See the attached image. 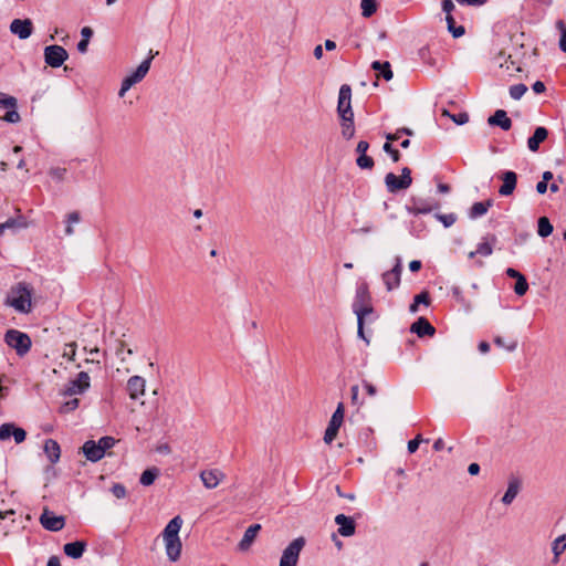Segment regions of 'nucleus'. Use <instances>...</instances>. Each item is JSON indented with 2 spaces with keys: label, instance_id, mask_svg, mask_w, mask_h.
<instances>
[{
  "label": "nucleus",
  "instance_id": "obj_6",
  "mask_svg": "<svg viewBox=\"0 0 566 566\" xmlns=\"http://www.w3.org/2000/svg\"><path fill=\"white\" fill-rule=\"evenodd\" d=\"M411 182V170L407 167L402 168L400 177L392 172L387 174L385 177L386 187L392 193L409 188Z\"/></svg>",
  "mask_w": 566,
  "mask_h": 566
},
{
  "label": "nucleus",
  "instance_id": "obj_15",
  "mask_svg": "<svg viewBox=\"0 0 566 566\" xmlns=\"http://www.w3.org/2000/svg\"><path fill=\"white\" fill-rule=\"evenodd\" d=\"M10 31L21 40L28 39L33 31V24L30 19H14L10 24Z\"/></svg>",
  "mask_w": 566,
  "mask_h": 566
},
{
  "label": "nucleus",
  "instance_id": "obj_11",
  "mask_svg": "<svg viewBox=\"0 0 566 566\" xmlns=\"http://www.w3.org/2000/svg\"><path fill=\"white\" fill-rule=\"evenodd\" d=\"M91 386V379L87 373L81 371L77 377L70 381L64 395L66 396H74L83 394L85 390H87Z\"/></svg>",
  "mask_w": 566,
  "mask_h": 566
},
{
  "label": "nucleus",
  "instance_id": "obj_56",
  "mask_svg": "<svg viewBox=\"0 0 566 566\" xmlns=\"http://www.w3.org/2000/svg\"><path fill=\"white\" fill-rule=\"evenodd\" d=\"M459 4L469 7H480L488 2V0H455Z\"/></svg>",
  "mask_w": 566,
  "mask_h": 566
},
{
  "label": "nucleus",
  "instance_id": "obj_5",
  "mask_svg": "<svg viewBox=\"0 0 566 566\" xmlns=\"http://www.w3.org/2000/svg\"><path fill=\"white\" fill-rule=\"evenodd\" d=\"M305 546V538L293 539L283 551L279 566H296L300 554Z\"/></svg>",
  "mask_w": 566,
  "mask_h": 566
},
{
  "label": "nucleus",
  "instance_id": "obj_27",
  "mask_svg": "<svg viewBox=\"0 0 566 566\" xmlns=\"http://www.w3.org/2000/svg\"><path fill=\"white\" fill-rule=\"evenodd\" d=\"M521 490V482L517 479H511L509 481L507 490L502 496V503L504 505H510L515 497L517 496L518 492Z\"/></svg>",
  "mask_w": 566,
  "mask_h": 566
},
{
  "label": "nucleus",
  "instance_id": "obj_51",
  "mask_svg": "<svg viewBox=\"0 0 566 566\" xmlns=\"http://www.w3.org/2000/svg\"><path fill=\"white\" fill-rule=\"evenodd\" d=\"M439 221L443 223L446 228L451 227L455 221L457 217L454 213L437 214Z\"/></svg>",
  "mask_w": 566,
  "mask_h": 566
},
{
  "label": "nucleus",
  "instance_id": "obj_30",
  "mask_svg": "<svg viewBox=\"0 0 566 566\" xmlns=\"http://www.w3.org/2000/svg\"><path fill=\"white\" fill-rule=\"evenodd\" d=\"M371 67L378 72V77L382 76L386 81L391 80L394 76L389 62L381 63L379 61H375L373 62Z\"/></svg>",
  "mask_w": 566,
  "mask_h": 566
},
{
  "label": "nucleus",
  "instance_id": "obj_47",
  "mask_svg": "<svg viewBox=\"0 0 566 566\" xmlns=\"http://www.w3.org/2000/svg\"><path fill=\"white\" fill-rule=\"evenodd\" d=\"M98 447L102 449L105 454L106 450L111 449L115 444V439L112 437H103L97 442Z\"/></svg>",
  "mask_w": 566,
  "mask_h": 566
},
{
  "label": "nucleus",
  "instance_id": "obj_35",
  "mask_svg": "<svg viewBox=\"0 0 566 566\" xmlns=\"http://www.w3.org/2000/svg\"><path fill=\"white\" fill-rule=\"evenodd\" d=\"M537 232H538V235L542 237V238H546V237L552 234L553 226L549 222L548 218L541 217L538 219V230H537Z\"/></svg>",
  "mask_w": 566,
  "mask_h": 566
},
{
  "label": "nucleus",
  "instance_id": "obj_29",
  "mask_svg": "<svg viewBox=\"0 0 566 566\" xmlns=\"http://www.w3.org/2000/svg\"><path fill=\"white\" fill-rule=\"evenodd\" d=\"M492 205H493V201L491 199L483 201V202L473 203V206L471 207V209L469 211V218L478 219V218L484 216L488 212L489 208L492 207Z\"/></svg>",
  "mask_w": 566,
  "mask_h": 566
},
{
  "label": "nucleus",
  "instance_id": "obj_61",
  "mask_svg": "<svg viewBox=\"0 0 566 566\" xmlns=\"http://www.w3.org/2000/svg\"><path fill=\"white\" fill-rule=\"evenodd\" d=\"M369 148V144L366 142V140H360L358 144H357V147H356V151L359 154V155H366L367 150Z\"/></svg>",
  "mask_w": 566,
  "mask_h": 566
},
{
  "label": "nucleus",
  "instance_id": "obj_59",
  "mask_svg": "<svg viewBox=\"0 0 566 566\" xmlns=\"http://www.w3.org/2000/svg\"><path fill=\"white\" fill-rule=\"evenodd\" d=\"M455 6L452 0H443L442 1V10L446 12V17L452 15V11L454 10Z\"/></svg>",
  "mask_w": 566,
  "mask_h": 566
},
{
  "label": "nucleus",
  "instance_id": "obj_58",
  "mask_svg": "<svg viewBox=\"0 0 566 566\" xmlns=\"http://www.w3.org/2000/svg\"><path fill=\"white\" fill-rule=\"evenodd\" d=\"M451 119L458 125H463L469 122V115L467 113H459L457 115H452Z\"/></svg>",
  "mask_w": 566,
  "mask_h": 566
},
{
  "label": "nucleus",
  "instance_id": "obj_62",
  "mask_svg": "<svg viewBox=\"0 0 566 566\" xmlns=\"http://www.w3.org/2000/svg\"><path fill=\"white\" fill-rule=\"evenodd\" d=\"M501 67H505L509 72H511V71H516V72L521 71V69L515 65V62L511 61V60H506L503 64H501Z\"/></svg>",
  "mask_w": 566,
  "mask_h": 566
},
{
  "label": "nucleus",
  "instance_id": "obj_39",
  "mask_svg": "<svg viewBox=\"0 0 566 566\" xmlns=\"http://www.w3.org/2000/svg\"><path fill=\"white\" fill-rule=\"evenodd\" d=\"M494 344L499 347L506 349L507 352H514L517 347L516 340H511L510 343H506L504 338L501 336L494 337Z\"/></svg>",
  "mask_w": 566,
  "mask_h": 566
},
{
  "label": "nucleus",
  "instance_id": "obj_49",
  "mask_svg": "<svg viewBox=\"0 0 566 566\" xmlns=\"http://www.w3.org/2000/svg\"><path fill=\"white\" fill-rule=\"evenodd\" d=\"M49 174L53 179L62 181L66 175V168L54 167L50 169Z\"/></svg>",
  "mask_w": 566,
  "mask_h": 566
},
{
  "label": "nucleus",
  "instance_id": "obj_36",
  "mask_svg": "<svg viewBox=\"0 0 566 566\" xmlns=\"http://www.w3.org/2000/svg\"><path fill=\"white\" fill-rule=\"evenodd\" d=\"M360 8L361 15L365 18H369L377 11V2L376 0H361Z\"/></svg>",
  "mask_w": 566,
  "mask_h": 566
},
{
  "label": "nucleus",
  "instance_id": "obj_20",
  "mask_svg": "<svg viewBox=\"0 0 566 566\" xmlns=\"http://www.w3.org/2000/svg\"><path fill=\"white\" fill-rule=\"evenodd\" d=\"M410 331L416 333L419 337L432 336L436 332L434 327L424 317H419L411 327Z\"/></svg>",
  "mask_w": 566,
  "mask_h": 566
},
{
  "label": "nucleus",
  "instance_id": "obj_13",
  "mask_svg": "<svg viewBox=\"0 0 566 566\" xmlns=\"http://www.w3.org/2000/svg\"><path fill=\"white\" fill-rule=\"evenodd\" d=\"M126 390L133 400H137L145 395L146 380L140 376H132L127 380Z\"/></svg>",
  "mask_w": 566,
  "mask_h": 566
},
{
  "label": "nucleus",
  "instance_id": "obj_33",
  "mask_svg": "<svg viewBox=\"0 0 566 566\" xmlns=\"http://www.w3.org/2000/svg\"><path fill=\"white\" fill-rule=\"evenodd\" d=\"M566 549V534H563L554 539L552 544V552L554 554L555 560H558L559 556Z\"/></svg>",
  "mask_w": 566,
  "mask_h": 566
},
{
  "label": "nucleus",
  "instance_id": "obj_3",
  "mask_svg": "<svg viewBox=\"0 0 566 566\" xmlns=\"http://www.w3.org/2000/svg\"><path fill=\"white\" fill-rule=\"evenodd\" d=\"M4 342L21 357L29 353L32 345L28 334L13 328L6 332Z\"/></svg>",
  "mask_w": 566,
  "mask_h": 566
},
{
  "label": "nucleus",
  "instance_id": "obj_21",
  "mask_svg": "<svg viewBox=\"0 0 566 566\" xmlns=\"http://www.w3.org/2000/svg\"><path fill=\"white\" fill-rule=\"evenodd\" d=\"M260 530H261L260 524H253V525L249 526L245 530L244 535L238 545L239 549L248 551L250 548V546L252 545V543L254 542Z\"/></svg>",
  "mask_w": 566,
  "mask_h": 566
},
{
  "label": "nucleus",
  "instance_id": "obj_12",
  "mask_svg": "<svg viewBox=\"0 0 566 566\" xmlns=\"http://www.w3.org/2000/svg\"><path fill=\"white\" fill-rule=\"evenodd\" d=\"M13 437L15 443L25 440L27 432L24 429L17 427L14 423L8 422L0 426V441H6Z\"/></svg>",
  "mask_w": 566,
  "mask_h": 566
},
{
  "label": "nucleus",
  "instance_id": "obj_25",
  "mask_svg": "<svg viewBox=\"0 0 566 566\" xmlns=\"http://www.w3.org/2000/svg\"><path fill=\"white\" fill-rule=\"evenodd\" d=\"M25 228H28V222L22 216L10 218L6 222L0 223V235H2L6 230L18 231Z\"/></svg>",
  "mask_w": 566,
  "mask_h": 566
},
{
  "label": "nucleus",
  "instance_id": "obj_2",
  "mask_svg": "<svg viewBox=\"0 0 566 566\" xmlns=\"http://www.w3.org/2000/svg\"><path fill=\"white\" fill-rule=\"evenodd\" d=\"M31 297V289L25 283H18L11 287L6 303L19 313H29L32 306Z\"/></svg>",
  "mask_w": 566,
  "mask_h": 566
},
{
  "label": "nucleus",
  "instance_id": "obj_48",
  "mask_svg": "<svg viewBox=\"0 0 566 566\" xmlns=\"http://www.w3.org/2000/svg\"><path fill=\"white\" fill-rule=\"evenodd\" d=\"M342 133L344 135V137L346 138H352L354 136V125H353V119H348V120H343V124H342Z\"/></svg>",
  "mask_w": 566,
  "mask_h": 566
},
{
  "label": "nucleus",
  "instance_id": "obj_26",
  "mask_svg": "<svg viewBox=\"0 0 566 566\" xmlns=\"http://www.w3.org/2000/svg\"><path fill=\"white\" fill-rule=\"evenodd\" d=\"M43 451L51 463H56L60 460L61 449L55 440H45Z\"/></svg>",
  "mask_w": 566,
  "mask_h": 566
},
{
  "label": "nucleus",
  "instance_id": "obj_23",
  "mask_svg": "<svg viewBox=\"0 0 566 566\" xmlns=\"http://www.w3.org/2000/svg\"><path fill=\"white\" fill-rule=\"evenodd\" d=\"M369 304H371V298L368 287L366 285H360L356 291L355 300L353 302V311L360 310Z\"/></svg>",
  "mask_w": 566,
  "mask_h": 566
},
{
  "label": "nucleus",
  "instance_id": "obj_50",
  "mask_svg": "<svg viewBox=\"0 0 566 566\" xmlns=\"http://www.w3.org/2000/svg\"><path fill=\"white\" fill-rule=\"evenodd\" d=\"M401 134H406L408 136H412L413 132L411 129H409V128L403 127V128L397 129L395 134H387L386 138H387V140H390V142L397 140V139L400 138Z\"/></svg>",
  "mask_w": 566,
  "mask_h": 566
},
{
  "label": "nucleus",
  "instance_id": "obj_8",
  "mask_svg": "<svg viewBox=\"0 0 566 566\" xmlns=\"http://www.w3.org/2000/svg\"><path fill=\"white\" fill-rule=\"evenodd\" d=\"M67 57V51L61 45H49L44 49L45 63L51 67H60Z\"/></svg>",
  "mask_w": 566,
  "mask_h": 566
},
{
  "label": "nucleus",
  "instance_id": "obj_53",
  "mask_svg": "<svg viewBox=\"0 0 566 566\" xmlns=\"http://www.w3.org/2000/svg\"><path fill=\"white\" fill-rule=\"evenodd\" d=\"M374 231L373 222L368 221L363 227L353 229L352 232L355 234H368Z\"/></svg>",
  "mask_w": 566,
  "mask_h": 566
},
{
  "label": "nucleus",
  "instance_id": "obj_4",
  "mask_svg": "<svg viewBox=\"0 0 566 566\" xmlns=\"http://www.w3.org/2000/svg\"><path fill=\"white\" fill-rule=\"evenodd\" d=\"M153 57L154 55H150L144 60L132 74L123 80L120 90L118 92L119 97H123L126 92L129 91L135 84L143 81V78L149 72Z\"/></svg>",
  "mask_w": 566,
  "mask_h": 566
},
{
  "label": "nucleus",
  "instance_id": "obj_52",
  "mask_svg": "<svg viewBox=\"0 0 566 566\" xmlns=\"http://www.w3.org/2000/svg\"><path fill=\"white\" fill-rule=\"evenodd\" d=\"M113 495L117 499H123L126 496V489L123 484L116 483L111 489Z\"/></svg>",
  "mask_w": 566,
  "mask_h": 566
},
{
  "label": "nucleus",
  "instance_id": "obj_60",
  "mask_svg": "<svg viewBox=\"0 0 566 566\" xmlns=\"http://www.w3.org/2000/svg\"><path fill=\"white\" fill-rule=\"evenodd\" d=\"M15 104H17V101L14 97L4 98L3 94L0 93V105H2L4 107H14Z\"/></svg>",
  "mask_w": 566,
  "mask_h": 566
},
{
  "label": "nucleus",
  "instance_id": "obj_41",
  "mask_svg": "<svg viewBox=\"0 0 566 566\" xmlns=\"http://www.w3.org/2000/svg\"><path fill=\"white\" fill-rule=\"evenodd\" d=\"M527 91L526 85L516 84L510 87V95L513 99H520Z\"/></svg>",
  "mask_w": 566,
  "mask_h": 566
},
{
  "label": "nucleus",
  "instance_id": "obj_22",
  "mask_svg": "<svg viewBox=\"0 0 566 566\" xmlns=\"http://www.w3.org/2000/svg\"><path fill=\"white\" fill-rule=\"evenodd\" d=\"M86 549V543L84 541H75L66 543L63 547V552L66 556L77 559L82 557Z\"/></svg>",
  "mask_w": 566,
  "mask_h": 566
},
{
  "label": "nucleus",
  "instance_id": "obj_40",
  "mask_svg": "<svg viewBox=\"0 0 566 566\" xmlns=\"http://www.w3.org/2000/svg\"><path fill=\"white\" fill-rule=\"evenodd\" d=\"M528 290V284L524 275H521L518 279H516V283L514 286V292L522 296L524 295Z\"/></svg>",
  "mask_w": 566,
  "mask_h": 566
},
{
  "label": "nucleus",
  "instance_id": "obj_34",
  "mask_svg": "<svg viewBox=\"0 0 566 566\" xmlns=\"http://www.w3.org/2000/svg\"><path fill=\"white\" fill-rule=\"evenodd\" d=\"M158 475L159 470L157 468L147 469L142 473L139 482L145 486L151 485Z\"/></svg>",
  "mask_w": 566,
  "mask_h": 566
},
{
  "label": "nucleus",
  "instance_id": "obj_28",
  "mask_svg": "<svg viewBox=\"0 0 566 566\" xmlns=\"http://www.w3.org/2000/svg\"><path fill=\"white\" fill-rule=\"evenodd\" d=\"M548 132L545 127H537L527 140V146L531 151H537L539 144L547 138Z\"/></svg>",
  "mask_w": 566,
  "mask_h": 566
},
{
  "label": "nucleus",
  "instance_id": "obj_9",
  "mask_svg": "<svg viewBox=\"0 0 566 566\" xmlns=\"http://www.w3.org/2000/svg\"><path fill=\"white\" fill-rule=\"evenodd\" d=\"M40 523L45 530L57 532L64 527L65 518L62 515H55L53 512L44 509L40 516Z\"/></svg>",
  "mask_w": 566,
  "mask_h": 566
},
{
  "label": "nucleus",
  "instance_id": "obj_14",
  "mask_svg": "<svg viewBox=\"0 0 566 566\" xmlns=\"http://www.w3.org/2000/svg\"><path fill=\"white\" fill-rule=\"evenodd\" d=\"M224 478V473L219 469L203 470L200 472V480L205 488L209 490L216 489Z\"/></svg>",
  "mask_w": 566,
  "mask_h": 566
},
{
  "label": "nucleus",
  "instance_id": "obj_63",
  "mask_svg": "<svg viewBox=\"0 0 566 566\" xmlns=\"http://www.w3.org/2000/svg\"><path fill=\"white\" fill-rule=\"evenodd\" d=\"M352 402L354 405H361V402L358 401V392H359V388L357 385L353 386L352 389Z\"/></svg>",
  "mask_w": 566,
  "mask_h": 566
},
{
  "label": "nucleus",
  "instance_id": "obj_57",
  "mask_svg": "<svg viewBox=\"0 0 566 566\" xmlns=\"http://www.w3.org/2000/svg\"><path fill=\"white\" fill-rule=\"evenodd\" d=\"M3 120L8 123H18L20 120V115L17 111H9L3 116Z\"/></svg>",
  "mask_w": 566,
  "mask_h": 566
},
{
  "label": "nucleus",
  "instance_id": "obj_1",
  "mask_svg": "<svg viewBox=\"0 0 566 566\" xmlns=\"http://www.w3.org/2000/svg\"><path fill=\"white\" fill-rule=\"evenodd\" d=\"M182 523V518L177 515L168 522L163 531V541L167 557L170 562H177L181 555L182 544L179 537V532Z\"/></svg>",
  "mask_w": 566,
  "mask_h": 566
},
{
  "label": "nucleus",
  "instance_id": "obj_64",
  "mask_svg": "<svg viewBox=\"0 0 566 566\" xmlns=\"http://www.w3.org/2000/svg\"><path fill=\"white\" fill-rule=\"evenodd\" d=\"M533 91L536 93V94H541L545 91V84L541 81H536L533 86H532Z\"/></svg>",
  "mask_w": 566,
  "mask_h": 566
},
{
  "label": "nucleus",
  "instance_id": "obj_7",
  "mask_svg": "<svg viewBox=\"0 0 566 566\" xmlns=\"http://www.w3.org/2000/svg\"><path fill=\"white\" fill-rule=\"evenodd\" d=\"M352 88L344 84L339 88L337 111L343 120L354 119V113L350 105Z\"/></svg>",
  "mask_w": 566,
  "mask_h": 566
},
{
  "label": "nucleus",
  "instance_id": "obj_43",
  "mask_svg": "<svg viewBox=\"0 0 566 566\" xmlns=\"http://www.w3.org/2000/svg\"><path fill=\"white\" fill-rule=\"evenodd\" d=\"M356 164L361 169H371L374 167L373 158L364 154L359 155V157L356 160Z\"/></svg>",
  "mask_w": 566,
  "mask_h": 566
},
{
  "label": "nucleus",
  "instance_id": "obj_38",
  "mask_svg": "<svg viewBox=\"0 0 566 566\" xmlns=\"http://www.w3.org/2000/svg\"><path fill=\"white\" fill-rule=\"evenodd\" d=\"M446 21L448 24V30L452 33L454 38H459L464 34V28L462 25L455 27V21L452 15L446 17Z\"/></svg>",
  "mask_w": 566,
  "mask_h": 566
},
{
  "label": "nucleus",
  "instance_id": "obj_19",
  "mask_svg": "<svg viewBox=\"0 0 566 566\" xmlns=\"http://www.w3.org/2000/svg\"><path fill=\"white\" fill-rule=\"evenodd\" d=\"M82 451L86 459L92 462H97L105 455L94 440L86 441L82 447Z\"/></svg>",
  "mask_w": 566,
  "mask_h": 566
},
{
  "label": "nucleus",
  "instance_id": "obj_44",
  "mask_svg": "<svg viewBox=\"0 0 566 566\" xmlns=\"http://www.w3.org/2000/svg\"><path fill=\"white\" fill-rule=\"evenodd\" d=\"M76 353V343H69L64 345L62 356L73 361Z\"/></svg>",
  "mask_w": 566,
  "mask_h": 566
},
{
  "label": "nucleus",
  "instance_id": "obj_46",
  "mask_svg": "<svg viewBox=\"0 0 566 566\" xmlns=\"http://www.w3.org/2000/svg\"><path fill=\"white\" fill-rule=\"evenodd\" d=\"M78 403H80V401H78V399H77V398H72V399H70V400L65 401V402L61 406L60 410H61V412H63V413L71 412V411L75 410V409L78 407Z\"/></svg>",
  "mask_w": 566,
  "mask_h": 566
},
{
  "label": "nucleus",
  "instance_id": "obj_45",
  "mask_svg": "<svg viewBox=\"0 0 566 566\" xmlns=\"http://www.w3.org/2000/svg\"><path fill=\"white\" fill-rule=\"evenodd\" d=\"M476 252L480 255L489 256L493 252V244L488 241H482L478 244Z\"/></svg>",
  "mask_w": 566,
  "mask_h": 566
},
{
  "label": "nucleus",
  "instance_id": "obj_31",
  "mask_svg": "<svg viewBox=\"0 0 566 566\" xmlns=\"http://www.w3.org/2000/svg\"><path fill=\"white\" fill-rule=\"evenodd\" d=\"M344 412H345L344 403L339 402L336 410L332 415L328 426L338 431L344 421Z\"/></svg>",
  "mask_w": 566,
  "mask_h": 566
},
{
  "label": "nucleus",
  "instance_id": "obj_10",
  "mask_svg": "<svg viewBox=\"0 0 566 566\" xmlns=\"http://www.w3.org/2000/svg\"><path fill=\"white\" fill-rule=\"evenodd\" d=\"M402 264L400 258L396 259V264L389 271L382 273L381 279L387 291H392L400 285Z\"/></svg>",
  "mask_w": 566,
  "mask_h": 566
},
{
  "label": "nucleus",
  "instance_id": "obj_54",
  "mask_svg": "<svg viewBox=\"0 0 566 566\" xmlns=\"http://www.w3.org/2000/svg\"><path fill=\"white\" fill-rule=\"evenodd\" d=\"M384 150L389 154L395 163L400 159V154L397 149H395L390 143H386L384 145Z\"/></svg>",
  "mask_w": 566,
  "mask_h": 566
},
{
  "label": "nucleus",
  "instance_id": "obj_17",
  "mask_svg": "<svg viewBox=\"0 0 566 566\" xmlns=\"http://www.w3.org/2000/svg\"><path fill=\"white\" fill-rule=\"evenodd\" d=\"M501 179H502L503 184L499 189V193L501 196L512 195L516 187V182H517L516 174L514 171H505L502 174Z\"/></svg>",
  "mask_w": 566,
  "mask_h": 566
},
{
  "label": "nucleus",
  "instance_id": "obj_55",
  "mask_svg": "<svg viewBox=\"0 0 566 566\" xmlns=\"http://www.w3.org/2000/svg\"><path fill=\"white\" fill-rule=\"evenodd\" d=\"M338 431L329 426H327L324 434V441L325 443L329 444L333 442V440L336 438Z\"/></svg>",
  "mask_w": 566,
  "mask_h": 566
},
{
  "label": "nucleus",
  "instance_id": "obj_24",
  "mask_svg": "<svg viewBox=\"0 0 566 566\" xmlns=\"http://www.w3.org/2000/svg\"><path fill=\"white\" fill-rule=\"evenodd\" d=\"M488 123L492 126H500L504 130H509L512 126V120L503 109H497L491 117H489Z\"/></svg>",
  "mask_w": 566,
  "mask_h": 566
},
{
  "label": "nucleus",
  "instance_id": "obj_18",
  "mask_svg": "<svg viewBox=\"0 0 566 566\" xmlns=\"http://www.w3.org/2000/svg\"><path fill=\"white\" fill-rule=\"evenodd\" d=\"M373 312H374V308H373L371 304L364 306L360 310L354 311V313L357 316V334L367 344L369 343V340L365 337V334H364V323L368 318V316H370L373 314Z\"/></svg>",
  "mask_w": 566,
  "mask_h": 566
},
{
  "label": "nucleus",
  "instance_id": "obj_42",
  "mask_svg": "<svg viewBox=\"0 0 566 566\" xmlns=\"http://www.w3.org/2000/svg\"><path fill=\"white\" fill-rule=\"evenodd\" d=\"M556 27L560 32L559 49L563 52H566V24L562 20H559L556 22Z\"/></svg>",
  "mask_w": 566,
  "mask_h": 566
},
{
  "label": "nucleus",
  "instance_id": "obj_16",
  "mask_svg": "<svg viewBox=\"0 0 566 566\" xmlns=\"http://www.w3.org/2000/svg\"><path fill=\"white\" fill-rule=\"evenodd\" d=\"M335 523L338 525V533L342 536L349 537L355 534L356 525L352 517L345 514H338L335 516Z\"/></svg>",
  "mask_w": 566,
  "mask_h": 566
},
{
  "label": "nucleus",
  "instance_id": "obj_32",
  "mask_svg": "<svg viewBox=\"0 0 566 566\" xmlns=\"http://www.w3.org/2000/svg\"><path fill=\"white\" fill-rule=\"evenodd\" d=\"M420 304L429 306L430 297L428 292L424 291L415 296L412 304L409 306V312L416 314Z\"/></svg>",
  "mask_w": 566,
  "mask_h": 566
},
{
  "label": "nucleus",
  "instance_id": "obj_37",
  "mask_svg": "<svg viewBox=\"0 0 566 566\" xmlns=\"http://www.w3.org/2000/svg\"><path fill=\"white\" fill-rule=\"evenodd\" d=\"M81 220L80 213L77 211H73L66 216V235H72L74 233L73 224L78 223Z\"/></svg>",
  "mask_w": 566,
  "mask_h": 566
}]
</instances>
